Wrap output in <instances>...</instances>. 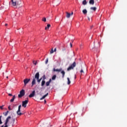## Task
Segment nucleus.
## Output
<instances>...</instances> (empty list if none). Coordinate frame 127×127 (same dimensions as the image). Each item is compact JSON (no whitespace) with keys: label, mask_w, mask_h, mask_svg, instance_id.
Returning <instances> with one entry per match:
<instances>
[{"label":"nucleus","mask_w":127,"mask_h":127,"mask_svg":"<svg viewBox=\"0 0 127 127\" xmlns=\"http://www.w3.org/2000/svg\"><path fill=\"white\" fill-rule=\"evenodd\" d=\"M76 62H74L69 67L67 68V71H71V70H74V68L76 67Z\"/></svg>","instance_id":"obj_2"},{"label":"nucleus","mask_w":127,"mask_h":127,"mask_svg":"<svg viewBox=\"0 0 127 127\" xmlns=\"http://www.w3.org/2000/svg\"><path fill=\"white\" fill-rule=\"evenodd\" d=\"M5 25L6 26V25H7V24H5Z\"/></svg>","instance_id":"obj_42"},{"label":"nucleus","mask_w":127,"mask_h":127,"mask_svg":"<svg viewBox=\"0 0 127 127\" xmlns=\"http://www.w3.org/2000/svg\"><path fill=\"white\" fill-rule=\"evenodd\" d=\"M52 80L51 79H50L49 81L47 82L46 83V85L47 86H49V85H50V83H51Z\"/></svg>","instance_id":"obj_12"},{"label":"nucleus","mask_w":127,"mask_h":127,"mask_svg":"<svg viewBox=\"0 0 127 127\" xmlns=\"http://www.w3.org/2000/svg\"><path fill=\"white\" fill-rule=\"evenodd\" d=\"M90 9L91 10L94 11H96V10H97V7H91Z\"/></svg>","instance_id":"obj_14"},{"label":"nucleus","mask_w":127,"mask_h":127,"mask_svg":"<svg viewBox=\"0 0 127 127\" xmlns=\"http://www.w3.org/2000/svg\"><path fill=\"white\" fill-rule=\"evenodd\" d=\"M28 103V100H25L22 102V106L24 107V108H26V106Z\"/></svg>","instance_id":"obj_7"},{"label":"nucleus","mask_w":127,"mask_h":127,"mask_svg":"<svg viewBox=\"0 0 127 127\" xmlns=\"http://www.w3.org/2000/svg\"><path fill=\"white\" fill-rule=\"evenodd\" d=\"M56 51H57V49H56V48H55V49H54V52H56Z\"/></svg>","instance_id":"obj_36"},{"label":"nucleus","mask_w":127,"mask_h":127,"mask_svg":"<svg viewBox=\"0 0 127 127\" xmlns=\"http://www.w3.org/2000/svg\"><path fill=\"white\" fill-rule=\"evenodd\" d=\"M3 108V105L2 106H0V109H1V110H2Z\"/></svg>","instance_id":"obj_29"},{"label":"nucleus","mask_w":127,"mask_h":127,"mask_svg":"<svg viewBox=\"0 0 127 127\" xmlns=\"http://www.w3.org/2000/svg\"><path fill=\"white\" fill-rule=\"evenodd\" d=\"M54 71H55V72H61V73H62V74H63V76H64V70H62V68H59V69H54Z\"/></svg>","instance_id":"obj_3"},{"label":"nucleus","mask_w":127,"mask_h":127,"mask_svg":"<svg viewBox=\"0 0 127 127\" xmlns=\"http://www.w3.org/2000/svg\"><path fill=\"white\" fill-rule=\"evenodd\" d=\"M42 21H44V22H46V18L43 17L42 19Z\"/></svg>","instance_id":"obj_23"},{"label":"nucleus","mask_w":127,"mask_h":127,"mask_svg":"<svg viewBox=\"0 0 127 127\" xmlns=\"http://www.w3.org/2000/svg\"><path fill=\"white\" fill-rule=\"evenodd\" d=\"M11 1L13 6H15V5H20V4H21V1H20V0H11Z\"/></svg>","instance_id":"obj_1"},{"label":"nucleus","mask_w":127,"mask_h":127,"mask_svg":"<svg viewBox=\"0 0 127 127\" xmlns=\"http://www.w3.org/2000/svg\"><path fill=\"white\" fill-rule=\"evenodd\" d=\"M33 64L34 65H37V61H33Z\"/></svg>","instance_id":"obj_24"},{"label":"nucleus","mask_w":127,"mask_h":127,"mask_svg":"<svg viewBox=\"0 0 127 127\" xmlns=\"http://www.w3.org/2000/svg\"><path fill=\"white\" fill-rule=\"evenodd\" d=\"M70 47H72L73 46V45H72V43H70Z\"/></svg>","instance_id":"obj_34"},{"label":"nucleus","mask_w":127,"mask_h":127,"mask_svg":"<svg viewBox=\"0 0 127 127\" xmlns=\"http://www.w3.org/2000/svg\"><path fill=\"white\" fill-rule=\"evenodd\" d=\"M8 96H12V94H10V93H9L8 94Z\"/></svg>","instance_id":"obj_37"},{"label":"nucleus","mask_w":127,"mask_h":127,"mask_svg":"<svg viewBox=\"0 0 127 127\" xmlns=\"http://www.w3.org/2000/svg\"><path fill=\"white\" fill-rule=\"evenodd\" d=\"M93 27H94V25H92V26H91V29H92V28H93Z\"/></svg>","instance_id":"obj_38"},{"label":"nucleus","mask_w":127,"mask_h":127,"mask_svg":"<svg viewBox=\"0 0 127 127\" xmlns=\"http://www.w3.org/2000/svg\"><path fill=\"white\" fill-rule=\"evenodd\" d=\"M8 110H9V111H11V108H10V106L8 107Z\"/></svg>","instance_id":"obj_30"},{"label":"nucleus","mask_w":127,"mask_h":127,"mask_svg":"<svg viewBox=\"0 0 127 127\" xmlns=\"http://www.w3.org/2000/svg\"><path fill=\"white\" fill-rule=\"evenodd\" d=\"M82 12L83 14H87V12H88V11H87V9H84L82 10Z\"/></svg>","instance_id":"obj_18"},{"label":"nucleus","mask_w":127,"mask_h":127,"mask_svg":"<svg viewBox=\"0 0 127 127\" xmlns=\"http://www.w3.org/2000/svg\"><path fill=\"white\" fill-rule=\"evenodd\" d=\"M89 4H91V5H94V4L95 3V0H89Z\"/></svg>","instance_id":"obj_10"},{"label":"nucleus","mask_w":127,"mask_h":127,"mask_svg":"<svg viewBox=\"0 0 127 127\" xmlns=\"http://www.w3.org/2000/svg\"><path fill=\"white\" fill-rule=\"evenodd\" d=\"M25 94V92L24 91V90L22 89L20 91V94L18 95L19 98H21V97H23V96H24Z\"/></svg>","instance_id":"obj_5"},{"label":"nucleus","mask_w":127,"mask_h":127,"mask_svg":"<svg viewBox=\"0 0 127 127\" xmlns=\"http://www.w3.org/2000/svg\"><path fill=\"white\" fill-rule=\"evenodd\" d=\"M8 114V111H7L5 113H3V115L5 116V117H6V116H7Z\"/></svg>","instance_id":"obj_25"},{"label":"nucleus","mask_w":127,"mask_h":127,"mask_svg":"<svg viewBox=\"0 0 127 127\" xmlns=\"http://www.w3.org/2000/svg\"><path fill=\"white\" fill-rule=\"evenodd\" d=\"M15 99V95H14L12 97V98L10 100V102H12L13 101H14V99Z\"/></svg>","instance_id":"obj_20"},{"label":"nucleus","mask_w":127,"mask_h":127,"mask_svg":"<svg viewBox=\"0 0 127 127\" xmlns=\"http://www.w3.org/2000/svg\"><path fill=\"white\" fill-rule=\"evenodd\" d=\"M36 82L35 80V78H33L32 82V86H33L34 85H35Z\"/></svg>","instance_id":"obj_16"},{"label":"nucleus","mask_w":127,"mask_h":127,"mask_svg":"<svg viewBox=\"0 0 127 127\" xmlns=\"http://www.w3.org/2000/svg\"><path fill=\"white\" fill-rule=\"evenodd\" d=\"M12 121H13V124H14V122H15V119H13Z\"/></svg>","instance_id":"obj_31"},{"label":"nucleus","mask_w":127,"mask_h":127,"mask_svg":"<svg viewBox=\"0 0 127 127\" xmlns=\"http://www.w3.org/2000/svg\"><path fill=\"white\" fill-rule=\"evenodd\" d=\"M67 85H70L71 84V81L70 80V78L69 77H67Z\"/></svg>","instance_id":"obj_15"},{"label":"nucleus","mask_w":127,"mask_h":127,"mask_svg":"<svg viewBox=\"0 0 127 127\" xmlns=\"http://www.w3.org/2000/svg\"><path fill=\"white\" fill-rule=\"evenodd\" d=\"M2 124V122H1V116H0V125Z\"/></svg>","instance_id":"obj_27"},{"label":"nucleus","mask_w":127,"mask_h":127,"mask_svg":"<svg viewBox=\"0 0 127 127\" xmlns=\"http://www.w3.org/2000/svg\"><path fill=\"white\" fill-rule=\"evenodd\" d=\"M88 20H90V17H88Z\"/></svg>","instance_id":"obj_41"},{"label":"nucleus","mask_w":127,"mask_h":127,"mask_svg":"<svg viewBox=\"0 0 127 127\" xmlns=\"http://www.w3.org/2000/svg\"><path fill=\"white\" fill-rule=\"evenodd\" d=\"M80 73H84V71L83 70V69H81L80 70Z\"/></svg>","instance_id":"obj_32"},{"label":"nucleus","mask_w":127,"mask_h":127,"mask_svg":"<svg viewBox=\"0 0 127 127\" xmlns=\"http://www.w3.org/2000/svg\"><path fill=\"white\" fill-rule=\"evenodd\" d=\"M44 102H45V104H46V100H45Z\"/></svg>","instance_id":"obj_40"},{"label":"nucleus","mask_w":127,"mask_h":127,"mask_svg":"<svg viewBox=\"0 0 127 127\" xmlns=\"http://www.w3.org/2000/svg\"><path fill=\"white\" fill-rule=\"evenodd\" d=\"M51 26V25L49 24H48L47 26V27H45V30H47V29H49V28Z\"/></svg>","instance_id":"obj_19"},{"label":"nucleus","mask_w":127,"mask_h":127,"mask_svg":"<svg viewBox=\"0 0 127 127\" xmlns=\"http://www.w3.org/2000/svg\"><path fill=\"white\" fill-rule=\"evenodd\" d=\"M82 46H83V44H81L80 45V48H82Z\"/></svg>","instance_id":"obj_35"},{"label":"nucleus","mask_w":127,"mask_h":127,"mask_svg":"<svg viewBox=\"0 0 127 127\" xmlns=\"http://www.w3.org/2000/svg\"><path fill=\"white\" fill-rule=\"evenodd\" d=\"M48 63V59H47L46 61V64H47Z\"/></svg>","instance_id":"obj_28"},{"label":"nucleus","mask_w":127,"mask_h":127,"mask_svg":"<svg viewBox=\"0 0 127 127\" xmlns=\"http://www.w3.org/2000/svg\"><path fill=\"white\" fill-rule=\"evenodd\" d=\"M73 12H72L71 13H70L68 12H65V16L67 18H70L71 15H73Z\"/></svg>","instance_id":"obj_6"},{"label":"nucleus","mask_w":127,"mask_h":127,"mask_svg":"<svg viewBox=\"0 0 127 127\" xmlns=\"http://www.w3.org/2000/svg\"><path fill=\"white\" fill-rule=\"evenodd\" d=\"M35 95V91H32V93H31L29 97V98H32L33 97H34V96Z\"/></svg>","instance_id":"obj_9"},{"label":"nucleus","mask_w":127,"mask_h":127,"mask_svg":"<svg viewBox=\"0 0 127 127\" xmlns=\"http://www.w3.org/2000/svg\"><path fill=\"white\" fill-rule=\"evenodd\" d=\"M48 96V93H47L46 95H44L42 98L40 99V100H43L44 99H45L46 97H47Z\"/></svg>","instance_id":"obj_13"},{"label":"nucleus","mask_w":127,"mask_h":127,"mask_svg":"<svg viewBox=\"0 0 127 127\" xmlns=\"http://www.w3.org/2000/svg\"><path fill=\"white\" fill-rule=\"evenodd\" d=\"M29 81H30V79L26 78L24 80V86H26L28 83H29Z\"/></svg>","instance_id":"obj_8"},{"label":"nucleus","mask_w":127,"mask_h":127,"mask_svg":"<svg viewBox=\"0 0 127 127\" xmlns=\"http://www.w3.org/2000/svg\"><path fill=\"white\" fill-rule=\"evenodd\" d=\"M87 2L86 0H83V1H82V4L83 5H86V4H87Z\"/></svg>","instance_id":"obj_17"},{"label":"nucleus","mask_w":127,"mask_h":127,"mask_svg":"<svg viewBox=\"0 0 127 127\" xmlns=\"http://www.w3.org/2000/svg\"><path fill=\"white\" fill-rule=\"evenodd\" d=\"M35 79H36L37 80H38L39 79V73L37 72L36 73L35 75Z\"/></svg>","instance_id":"obj_11"},{"label":"nucleus","mask_w":127,"mask_h":127,"mask_svg":"<svg viewBox=\"0 0 127 127\" xmlns=\"http://www.w3.org/2000/svg\"><path fill=\"white\" fill-rule=\"evenodd\" d=\"M38 80V82L39 83L40 82V81H41V79H37Z\"/></svg>","instance_id":"obj_33"},{"label":"nucleus","mask_w":127,"mask_h":127,"mask_svg":"<svg viewBox=\"0 0 127 127\" xmlns=\"http://www.w3.org/2000/svg\"><path fill=\"white\" fill-rule=\"evenodd\" d=\"M45 84V80H43L42 81L41 86H44Z\"/></svg>","instance_id":"obj_22"},{"label":"nucleus","mask_w":127,"mask_h":127,"mask_svg":"<svg viewBox=\"0 0 127 127\" xmlns=\"http://www.w3.org/2000/svg\"><path fill=\"white\" fill-rule=\"evenodd\" d=\"M21 108V106L19 105L18 108V110L16 112V114H17V116H21V115H22V113H21V112H20Z\"/></svg>","instance_id":"obj_4"},{"label":"nucleus","mask_w":127,"mask_h":127,"mask_svg":"<svg viewBox=\"0 0 127 127\" xmlns=\"http://www.w3.org/2000/svg\"><path fill=\"white\" fill-rule=\"evenodd\" d=\"M6 78H7H7H8V76H6Z\"/></svg>","instance_id":"obj_43"},{"label":"nucleus","mask_w":127,"mask_h":127,"mask_svg":"<svg viewBox=\"0 0 127 127\" xmlns=\"http://www.w3.org/2000/svg\"><path fill=\"white\" fill-rule=\"evenodd\" d=\"M54 53V50H53V48L52 49L51 51H50V54H53Z\"/></svg>","instance_id":"obj_21"},{"label":"nucleus","mask_w":127,"mask_h":127,"mask_svg":"<svg viewBox=\"0 0 127 127\" xmlns=\"http://www.w3.org/2000/svg\"><path fill=\"white\" fill-rule=\"evenodd\" d=\"M22 6V5H21V6H20V7H21Z\"/></svg>","instance_id":"obj_44"},{"label":"nucleus","mask_w":127,"mask_h":127,"mask_svg":"<svg viewBox=\"0 0 127 127\" xmlns=\"http://www.w3.org/2000/svg\"><path fill=\"white\" fill-rule=\"evenodd\" d=\"M55 79H56V75H55L52 77V79L55 80Z\"/></svg>","instance_id":"obj_26"},{"label":"nucleus","mask_w":127,"mask_h":127,"mask_svg":"<svg viewBox=\"0 0 127 127\" xmlns=\"http://www.w3.org/2000/svg\"><path fill=\"white\" fill-rule=\"evenodd\" d=\"M77 76H76V75H74V79H76Z\"/></svg>","instance_id":"obj_39"}]
</instances>
